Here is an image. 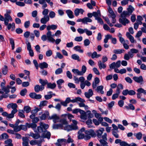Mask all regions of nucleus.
I'll list each match as a JSON object with an SVG mask.
<instances>
[{"mask_svg": "<svg viewBox=\"0 0 146 146\" xmlns=\"http://www.w3.org/2000/svg\"><path fill=\"white\" fill-rule=\"evenodd\" d=\"M130 15L126 11H123L121 14V17L119 19L120 23L123 25L125 26L126 24L129 23V21L126 18L127 16H129Z\"/></svg>", "mask_w": 146, "mask_h": 146, "instance_id": "1", "label": "nucleus"}, {"mask_svg": "<svg viewBox=\"0 0 146 146\" xmlns=\"http://www.w3.org/2000/svg\"><path fill=\"white\" fill-rule=\"evenodd\" d=\"M11 13V10H7L6 11V13L4 15V24H7V22L9 21H12L13 19L10 16V14Z\"/></svg>", "mask_w": 146, "mask_h": 146, "instance_id": "2", "label": "nucleus"}, {"mask_svg": "<svg viewBox=\"0 0 146 146\" xmlns=\"http://www.w3.org/2000/svg\"><path fill=\"white\" fill-rule=\"evenodd\" d=\"M62 125V127L63 129L64 127L66 125L68 124V122L67 121L66 114H62L61 115V117L59 119V121Z\"/></svg>", "mask_w": 146, "mask_h": 146, "instance_id": "3", "label": "nucleus"}, {"mask_svg": "<svg viewBox=\"0 0 146 146\" xmlns=\"http://www.w3.org/2000/svg\"><path fill=\"white\" fill-rule=\"evenodd\" d=\"M39 124L40 126L37 127V130L40 133L42 132L49 127L48 125L42 122H40Z\"/></svg>", "mask_w": 146, "mask_h": 146, "instance_id": "4", "label": "nucleus"}, {"mask_svg": "<svg viewBox=\"0 0 146 146\" xmlns=\"http://www.w3.org/2000/svg\"><path fill=\"white\" fill-rule=\"evenodd\" d=\"M109 39H111V42L112 43L114 44H116L117 42V40L115 38H113L112 35H107L105 36V38L104 40V42L105 43L108 42V40Z\"/></svg>", "mask_w": 146, "mask_h": 146, "instance_id": "5", "label": "nucleus"}, {"mask_svg": "<svg viewBox=\"0 0 146 146\" xmlns=\"http://www.w3.org/2000/svg\"><path fill=\"white\" fill-rule=\"evenodd\" d=\"M11 88V87L9 85L7 86L6 87H3L1 89H0V94H3L4 92H5L4 95H7L8 97V93L10 92L9 89Z\"/></svg>", "mask_w": 146, "mask_h": 146, "instance_id": "6", "label": "nucleus"}, {"mask_svg": "<svg viewBox=\"0 0 146 146\" xmlns=\"http://www.w3.org/2000/svg\"><path fill=\"white\" fill-rule=\"evenodd\" d=\"M59 119V116L56 114H54L48 117V119L52 120L53 122L55 123L58 122Z\"/></svg>", "mask_w": 146, "mask_h": 146, "instance_id": "7", "label": "nucleus"}, {"mask_svg": "<svg viewBox=\"0 0 146 146\" xmlns=\"http://www.w3.org/2000/svg\"><path fill=\"white\" fill-rule=\"evenodd\" d=\"M133 79L136 82L141 84H143V77L140 76L139 77L134 76L133 78Z\"/></svg>", "mask_w": 146, "mask_h": 146, "instance_id": "8", "label": "nucleus"}, {"mask_svg": "<svg viewBox=\"0 0 146 146\" xmlns=\"http://www.w3.org/2000/svg\"><path fill=\"white\" fill-rule=\"evenodd\" d=\"M46 35L47 39L48 41L52 42H55V40L52 37L54 36H53V35H52V32L51 31H48L46 33Z\"/></svg>", "mask_w": 146, "mask_h": 146, "instance_id": "9", "label": "nucleus"}, {"mask_svg": "<svg viewBox=\"0 0 146 146\" xmlns=\"http://www.w3.org/2000/svg\"><path fill=\"white\" fill-rule=\"evenodd\" d=\"M22 144L23 146H30L29 145V140L28 138L26 137H22Z\"/></svg>", "mask_w": 146, "mask_h": 146, "instance_id": "10", "label": "nucleus"}, {"mask_svg": "<svg viewBox=\"0 0 146 146\" xmlns=\"http://www.w3.org/2000/svg\"><path fill=\"white\" fill-rule=\"evenodd\" d=\"M85 133L86 135H88L92 137H95L96 136V135L95 132L92 129L86 131Z\"/></svg>", "mask_w": 146, "mask_h": 146, "instance_id": "11", "label": "nucleus"}, {"mask_svg": "<svg viewBox=\"0 0 146 146\" xmlns=\"http://www.w3.org/2000/svg\"><path fill=\"white\" fill-rule=\"evenodd\" d=\"M49 19L50 18L48 16H44L41 19L40 22L42 24H45L49 21Z\"/></svg>", "mask_w": 146, "mask_h": 146, "instance_id": "12", "label": "nucleus"}, {"mask_svg": "<svg viewBox=\"0 0 146 146\" xmlns=\"http://www.w3.org/2000/svg\"><path fill=\"white\" fill-rule=\"evenodd\" d=\"M93 94V92L92 90L91 89H89L88 92H85L84 93L85 96L88 98H89L92 97Z\"/></svg>", "mask_w": 146, "mask_h": 146, "instance_id": "13", "label": "nucleus"}, {"mask_svg": "<svg viewBox=\"0 0 146 146\" xmlns=\"http://www.w3.org/2000/svg\"><path fill=\"white\" fill-rule=\"evenodd\" d=\"M44 89V86H39L38 85H35L34 87L35 91L36 93L40 91H42Z\"/></svg>", "mask_w": 146, "mask_h": 146, "instance_id": "14", "label": "nucleus"}, {"mask_svg": "<svg viewBox=\"0 0 146 146\" xmlns=\"http://www.w3.org/2000/svg\"><path fill=\"white\" fill-rule=\"evenodd\" d=\"M104 131V129L103 128H100L96 131L97 136L99 138H102V135Z\"/></svg>", "mask_w": 146, "mask_h": 146, "instance_id": "15", "label": "nucleus"}, {"mask_svg": "<svg viewBox=\"0 0 146 146\" xmlns=\"http://www.w3.org/2000/svg\"><path fill=\"white\" fill-rule=\"evenodd\" d=\"M126 36L127 38H128L131 42L133 43H136V41L135 40H134V38L128 32H127L126 34Z\"/></svg>", "mask_w": 146, "mask_h": 146, "instance_id": "16", "label": "nucleus"}, {"mask_svg": "<svg viewBox=\"0 0 146 146\" xmlns=\"http://www.w3.org/2000/svg\"><path fill=\"white\" fill-rule=\"evenodd\" d=\"M7 107L9 109H10L11 108L12 109H13V110H16L17 111H17V105L16 104H9L7 106Z\"/></svg>", "mask_w": 146, "mask_h": 146, "instance_id": "17", "label": "nucleus"}, {"mask_svg": "<svg viewBox=\"0 0 146 146\" xmlns=\"http://www.w3.org/2000/svg\"><path fill=\"white\" fill-rule=\"evenodd\" d=\"M9 22H7V23L6 25L5 24L6 26H7V27L8 30H10L11 29L12 31L14 30L15 29V25L14 23H9Z\"/></svg>", "mask_w": 146, "mask_h": 146, "instance_id": "18", "label": "nucleus"}, {"mask_svg": "<svg viewBox=\"0 0 146 146\" xmlns=\"http://www.w3.org/2000/svg\"><path fill=\"white\" fill-rule=\"evenodd\" d=\"M108 10L110 13V14L108 15V16L110 17H111V18L116 17V15L114 14L112 9L110 6L109 7L108 9Z\"/></svg>", "mask_w": 146, "mask_h": 146, "instance_id": "19", "label": "nucleus"}, {"mask_svg": "<svg viewBox=\"0 0 146 146\" xmlns=\"http://www.w3.org/2000/svg\"><path fill=\"white\" fill-rule=\"evenodd\" d=\"M63 129L64 130H66L68 131L72 130H75L74 129L72 125H69L68 124L66 125L64 127Z\"/></svg>", "mask_w": 146, "mask_h": 146, "instance_id": "20", "label": "nucleus"}, {"mask_svg": "<svg viewBox=\"0 0 146 146\" xmlns=\"http://www.w3.org/2000/svg\"><path fill=\"white\" fill-rule=\"evenodd\" d=\"M50 135L51 134L49 132L45 131L43 133L42 136L43 138H46L49 139L50 138Z\"/></svg>", "mask_w": 146, "mask_h": 146, "instance_id": "21", "label": "nucleus"}, {"mask_svg": "<svg viewBox=\"0 0 146 146\" xmlns=\"http://www.w3.org/2000/svg\"><path fill=\"white\" fill-rule=\"evenodd\" d=\"M49 112L48 111H46L40 117L42 120H45L46 117H47L48 119V117L49 116Z\"/></svg>", "mask_w": 146, "mask_h": 146, "instance_id": "22", "label": "nucleus"}, {"mask_svg": "<svg viewBox=\"0 0 146 146\" xmlns=\"http://www.w3.org/2000/svg\"><path fill=\"white\" fill-rule=\"evenodd\" d=\"M26 124L27 127L28 128H32L34 130L36 129L37 127V125L36 123H26Z\"/></svg>", "mask_w": 146, "mask_h": 146, "instance_id": "23", "label": "nucleus"}, {"mask_svg": "<svg viewBox=\"0 0 146 146\" xmlns=\"http://www.w3.org/2000/svg\"><path fill=\"white\" fill-rule=\"evenodd\" d=\"M46 0H39V3L42 5V8L44 9L47 7V5L46 3Z\"/></svg>", "mask_w": 146, "mask_h": 146, "instance_id": "24", "label": "nucleus"}, {"mask_svg": "<svg viewBox=\"0 0 146 146\" xmlns=\"http://www.w3.org/2000/svg\"><path fill=\"white\" fill-rule=\"evenodd\" d=\"M104 87L103 86L101 85L97 87V88L95 90L98 92H100L101 94H103L104 93L103 91Z\"/></svg>", "mask_w": 146, "mask_h": 146, "instance_id": "25", "label": "nucleus"}, {"mask_svg": "<svg viewBox=\"0 0 146 146\" xmlns=\"http://www.w3.org/2000/svg\"><path fill=\"white\" fill-rule=\"evenodd\" d=\"M85 102V101L84 100L82 99L80 97H76L75 99L71 100V102L73 103L77 102Z\"/></svg>", "mask_w": 146, "mask_h": 146, "instance_id": "26", "label": "nucleus"}, {"mask_svg": "<svg viewBox=\"0 0 146 146\" xmlns=\"http://www.w3.org/2000/svg\"><path fill=\"white\" fill-rule=\"evenodd\" d=\"M80 113L81 114L80 117L81 119L84 120H86L87 119V116L85 112L84 111L82 110L80 111Z\"/></svg>", "mask_w": 146, "mask_h": 146, "instance_id": "27", "label": "nucleus"}, {"mask_svg": "<svg viewBox=\"0 0 146 146\" xmlns=\"http://www.w3.org/2000/svg\"><path fill=\"white\" fill-rule=\"evenodd\" d=\"M98 65L100 69H102V68L105 69L106 67V65L104 63H102L101 60L98 61Z\"/></svg>", "mask_w": 146, "mask_h": 146, "instance_id": "28", "label": "nucleus"}, {"mask_svg": "<svg viewBox=\"0 0 146 146\" xmlns=\"http://www.w3.org/2000/svg\"><path fill=\"white\" fill-rule=\"evenodd\" d=\"M134 10V8L131 5H129L128 8H127V12L130 15L131 14Z\"/></svg>", "mask_w": 146, "mask_h": 146, "instance_id": "29", "label": "nucleus"}, {"mask_svg": "<svg viewBox=\"0 0 146 146\" xmlns=\"http://www.w3.org/2000/svg\"><path fill=\"white\" fill-rule=\"evenodd\" d=\"M57 143L61 145H65L66 143L67 142L66 139H58Z\"/></svg>", "mask_w": 146, "mask_h": 146, "instance_id": "30", "label": "nucleus"}, {"mask_svg": "<svg viewBox=\"0 0 146 146\" xmlns=\"http://www.w3.org/2000/svg\"><path fill=\"white\" fill-rule=\"evenodd\" d=\"M93 16L95 17V19L99 17H101V14L100 11L98 10L96 12H93Z\"/></svg>", "mask_w": 146, "mask_h": 146, "instance_id": "31", "label": "nucleus"}, {"mask_svg": "<svg viewBox=\"0 0 146 146\" xmlns=\"http://www.w3.org/2000/svg\"><path fill=\"white\" fill-rule=\"evenodd\" d=\"M39 66L41 69L47 68L48 67V64L45 62L40 63L39 64Z\"/></svg>", "mask_w": 146, "mask_h": 146, "instance_id": "32", "label": "nucleus"}, {"mask_svg": "<svg viewBox=\"0 0 146 146\" xmlns=\"http://www.w3.org/2000/svg\"><path fill=\"white\" fill-rule=\"evenodd\" d=\"M29 135L36 139L39 138L40 137V135L39 134L34 133H30Z\"/></svg>", "mask_w": 146, "mask_h": 146, "instance_id": "33", "label": "nucleus"}, {"mask_svg": "<svg viewBox=\"0 0 146 146\" xmlns=\"http://www.w3.org/2000/svg\"><path fill=\"white\" fill-rule=\"evenodd\" d=\"M72 123L71 125H72L74 129L75 130L78 129V127L77 126V121L75 120H72Z\"/></svg>", "mask_w": 146, "mask_h": 146, "instance_id": "34", "label": "nucleus"}, {"mask_svg": "<svg viewBox=\"0 0 146 146\" xmlns=\"http://www.w3.org/2000/svg\"><path fill=\"white\" fill-rule=\"evenodd\" d=\"M68 17L70 18H73L74 17V16L73 15L72 12L69 10H67L66 11Z\"/></svg>", "mask_w": 146, "mask_h": 146, "instance_id": "35", "label": "nucleus"}, {"mask_svg": "<svg viewBox=\"0 0 146 146\" xmlns=\"http://www.w3.org/2000/svg\"><path fill=\"white\" fill-rule=\"evenodd\" d=\"M48 102V101L46 100L42 101L40 102L39 106L40 108H42L44 106H47Z\"/></svg>", "mask_w": 146, "mask_h": 146, "instance_id": "36", "label": "nucleus"}, {"mask_svg": "<svg viewBox=\"0 0 146 146\" xmlns=\"http://www.w3.org/2000/svg\"><path fill=\"white\" fill-rule=\"evenodd\" d=\"M16 110H13L11 112V113L9 114H8L7 117L9 118H13L14 117V115L16 113Z\"/></svg>", "mask_w": 146, "mask_h": 146, "instance_id": "37", "label": "nucleus"}, {"mask_svg": "<svg viewBox=\"0 0 146 146\" xmlns=\"http://www.w3.org/2000/svg\"><path fill=\"white\" fill-rule=\"evenodd\" d=\"M81 47L80 46H77L74 47V49L77 51L82 53L83 52V50L81 49Z\"/></svg>", "mask_w": 146, "mask_h": 146, "instance_id": "38", "label": "nucleus"}, {"mask_svg": "<svg viewBox=\"0 0 146 146\" xmlns=\"http://www.w3.org/2000/svg\"><path fill=\"white\" fill-rule=\"evenodd\" d=\"M87 70V68L85 65L82 66L81 68V71H80V72L81 76H83L84 74L86 72Z\"/></svg>", "mask_w": 146, "mask_h": 146, "instance_id": "39", "label": "nucleus"}, {"mask_svg": "<svg viewBox=\"0 0 146 146\" xmlns=\"http://www.w3.org/2000/svg\"><path fill=\"white\" fill-rule=\"evenodd\" d=\"M134 135L136 137V138L138 140H140L141 139L142 137V134L140 132L134 134Z\"/></svg>", "mask_w": 146, "mask_h": 146, "instance_id": "40", "label": "nucleus"}, {"mask_svg": "<svg viewBox=\"0 0 146 146\" xmlns=\"http://www.w3.org/2000/svg\"><path fill=\"white\" fill-rule=\"evenodd\" d=\"M47 86L48 88L53 89L54 88L56 87V85L55 83L51 84L50 83H49L47 84Z\"/></svg>", "mask_w": 146, "mask_h": 146, "instance_id": "41", "label": "nucleus"}, {"mask_svg": "<svg viewBox=\"0 0 146 146\" xmlns=\"http://www.w3.org/2000/svg\"><path fill=\"white\" fill-rule=\"evenodd\" d=\"M25 113V111L23 110H20L19 111V116L22 118H24L25 117V115L24 113Z\"/></svg>", "mask_w": 146, "mask_h": 146, "instance_id": "42", "label": "nucleus"}, {"mask_svg": "<svg viewBox=\"0 0 146 146\" xmlns=\"http://www.w3.org/2000/svg\"><path fill=\"white\" fill-rule=\"evenodd\" d=\"M124 50L123 49H115L113 50V52L115 54H121L123 52Z\"/></svg>", "mask_w": 146, "mask_h": 146, "instance_id": "43", "label": "nucleus"}, {"mask_svg": "<svg viewBox=\"0 0 146 146\" xmlns=\"http://www.w3.org/2000/svg\"><path fill=\"white\" fill-rule=\"evenodd\" d=\"M39 82L41 84V86H44L46 84H48V82L46 80H43L40 79L39 80Z\"/></svg>", "mask_w": 146, "mask_h": 146, "instance_id": "44", "label": "nucleus"}, {"mask_svg": "<svg viewBox=\"0 0 146 146\" xmlns=\"http://www.w3.org/2000/svg\"><path fill=\"white\" fill-rule=\"evenodd\" d=\"M101 56L100 54H97V52L95 51L93 52L91 55V57L92 58H98Z\"/></svg>", "mask_w": 146, "mask_h": 146, "instance_id": "45", "label": "nucleus"}, {"mask_svg": "<svg viewBox=\"0 0 146 146\" xmlns=\"http://www.w3.org/2000/svg\"><path fill=\"white\" fill-rule=\"evenodd\" d=\"M62 125L59 124H54L52 126V128L54 129H57L59 128L63 129L62 127Z\"/></svg>", "mask_w": 146, "mask_h": 146, "instance_id": "46", "label": "nucleus"}, {"mask_svg": "<svg viewBox=\"0 0 146 146\" xmlns=\"http://www.w3.org/2000/svg\"><path fill=\"white\" fill-rule=\"evenodd\" d=\"M72 58L75 60H77L78 61H80L81 60L80 59L79 56L76 54H74L72 55L71 56Z\"/></svg>", "mask_w": 146, "mask_h": 146, "instance_id": "47", "label": "nucleus"}, {"mask_svg": "<svg viewBox=\"0 0 146 146\" xmlns=\"http://www.w3.org/2000/svg\"><path fill=\"white\" fill-rule=\"evenodd\" d=\"M24 111H25L27 113H28L31 111V108L29 106H25L24 108Z\"/></svg>", "mask_w": 146, "mask_h": 146, "instance_id": "48", "label": "nucleus"}, {"mask_svg": "<svg viewBox=\"0 0 146 146\" xmlns=\"http://www.w3.org/2000/svg\"><path fill=\"white\" fill-rule=\"evenodd\" d=\"M9 137V136L6 133H4L0 136V139H6Z\"/></svg>", "mask_w": 146, "mask_h": 146, "instance_id": "49", "label": "nucleus"}, {"mask_svg": "<svg viewBox=\"0 0 146 146\" xmlns=\"http://www.w3.org/2000/svg\"><path fill=\"white\" fill-rule=\"evenodd\" d=\"M72 72L75 74H77L78 76H81L80 71L78 69H73L72 70Z\"/></svg>", "mask_w": 146, "mask_h": 146, "instance_id": "50", "label": "nucleus"}, {"mask_svg": "<svg viewBox=\"0 0 146 146\" xmlns=\"http://www.w3.org/2000/svg\"><path fill=\"white\" fill-rule=\"evenodd\" d=\"M111 131L112 134L115 138H118L119 137V135L117 133L118 131L116 132L114 130L112 129Z\"/></svg>", "mask_w": 146, "mask_h": 146, "instance_id": "51", "label": "nucleus"}, {"mask_svg": "<svg viewBox=\"0 0 146 146\" xmlns=\"http://www.w3.org/2000/svg\"><path fill=\"white\" fill-rule=\"evenodd\" d=\"M84 23H87V22H91L92 21V20L88 17H85L83 18Z\"/></svg>", "mask_w": 146, "mask_h": 146, "instance_id": "52", "label": "nucleus"}, {"mask_svg": "<svg viewBox=\"0 0 146 146\" xmlns=\"http://www.w3.org/2000/svg\"><path fill=\"white\" fill-rule=\"evenodd\" d=\"M8 72V68L7 66L5 65L2 69L3 73L4 74H6Z\"/></svg>", "mask_w": 146, "mask_h": 146, "instance_id": "53", "label": "nucleus"}, {"mask_svg": "<svg viewBox=\"0 0 146 146\" xmlns=\"http://www.w3.org/2000/svg\"><path fill=\"white\" fill-rule=\"evenodd\" d=\"M10 43L11 45L12 50H13L15 48V43L14 40L12 38H9Z\"/></svg>", "mask_w": 146, "mask_h": 146, "instance_id": "54", "label": "nucleus"}, {"mask_svg": "<svg viewBox=\"0 0 146 146\" xmlns=\"http://www.w3.org/2000/svg\"><path fill=\"white\" fill-rule=\"evenodd\" d=\"M107 140L105 139H100L99 140L100 143L103 146L106 145L108 144V143L106 141Z\"/></svg>", "mask_w": 146, "mask_h": 146, "instance_id": "55", "label": "nucleus"}, {"mask_svg": "<svg viewBox=\"0 0 146 146\" xmlns=\"http://www.w3.org/2000/svg\"><path fill=\"white\" fill-rule=\"evenodd\" d=\"M12 143V140L10 139H8L5 141V144L7 145H11V144L13 145Z\"/></svg>", "mask_w": 146, "mask_h": 146, "instance_id": "56", "label": "nucleus"}, {"mask_svg": "<svg viewBox=\"0 0 146 146\" xmlns=\"http://www.w3.org/2000/svg\"><path fill=\"white\" fill-rule=\"evenodd\" d=\"M27 90L26 88H25L22 90L20 93V95L22 96H24L27 93Z\"/></svg>", "mask_w": 146, "mask_h": 146, "instance_id": "57", "label": "nucleus"}, {"mask_svg": "<svg viewBox=\"0 0 146 146\" xmlns=\"http://www.w3.org/2000/svg\"><path fill=\"white\" fill-rule=\"evenodd\" d=\"M63 70L62 69L59 68L57 69L55 71V73L56 74H59L61 73L62 72Z\"/></svg>", "mask_w": 146, "mask_h": 146, "instance_id": "58", "label": "nucleus"}, {"mask_svg": "<svg viewBox=\"0 0 146 146\" xmlns=\"http://www.w3.org/2000/svg\"><path fill=\"white\" fill-rule=\"evenodd\" d=\"M15 131L17 132L21 130V126H15L13 129Z\"/></svg>", "mask_w": 146, "mask_h": 146, "instance_id": "59", "label": "nucleus"}, {"mask_svg": "<svg viewBox=\"0 0 146 146\" xmlns=\"http://www.w3.org/2000/svg\"><path fill=\"white\" fill-rule=\"evenodd\" d=\"M43 11L42 12V14L44 16H48L47 15L49 12V10L48 9H44Z\"/></svg>", "mask_w": 146, "mask_h": 146, "instance_id": "60", "label": "nucleus"}, {"mask_svg": "<svg viewBox=\"0 0 146 146\" xmlns=\"http://www.w3.org/2000/svg\"><path fill=\"white\" fill-rule=\"evenodd\" d=\"M66 117H67L68 119L70 121V122L72 120V118H74V116L71 114H68L66 115Z\"/></svg>", "mask_w": 146, "mask_h": 146, "instance_id": "61", "label": "nucleus"}, {"mask_svg": "<svg viewBox=\"0 0 146 146\" xmlns=\"http://www.w3.org/2000/svg\"><path fill=\"white\" fill-rule=\"evenodd\" d=\"M84 46H87L89 45L90 42L88 39H86L84 41Z\"/></svg>", "mask_w": 146, "mask_h": 146, "instance_id": "62", "label": "nucleus"}, {"mask_svg": "<svg viewBox=\"0 0 146 146\" xmlns=\"http://www.w3.org/2000/svg\"><path fill=\"white\" fill-rule=\"evenodd\" d=\"M30 22L28 21H25L24 23V26L25 28H28L30 26Z\"/></svg>", "mask_w": 146, "mask_h": 146, "instance_id": "63", "label": "nucleus"}, {"mask_svg": "<svg viewBox=\"0 0 146 146\" xmlns=\"http://www.w3.org/2000/svg\"><path fill=\"white\" fill-rule=\"evenodd\" d=\"M121 146H130V145L125 141H122L120 143Z\"/></svg>", "mask_w": 146, "mask_h": 146, "instance_id": "64", "label": "nucleus"}]
</instances>
